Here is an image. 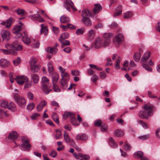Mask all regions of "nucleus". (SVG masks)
<instances>
[{"label":"nucleus","mask_w":160,"mask_h":160,"mask_svg":"<svg viewBox=\"0 0 160 160\" xmlns=\"http://www.w3.org/2000/svg\"><path fill=\"white\" fill-rule=\"evenodd\" d=\"M59 77V74L57 73H53L52 76V84H56Z\"/></svg>","instance_id":"nucleus-18"},{"label":"nucleus","mask_w":160,"mask_h":160,"mask_svg":"<svg viewBox=\"0 0 160 160\" xmlns=\"http://www.w3.org/2000/svg\"><path fill=\"white\" fill-rule=\"evenodd\" d=\"M28 81V78L26 76H17L16 81L17 83L20 85H22L24 82H27Z\"/></svg>","instance_id":"nucleus-7"},{"label":"nucleus","mask_w":160,"mask_h":160,"mask_svg":"<svg viewBox=\"0 0 160 160\" xmlns=\"http://www.w3.org/2000/svg\"><path fill=\"white\" fill-rule=\"evenodd\" d=\"M153 106L149 104H145L143 107L144 111L141 112V118H147L153 114Z\"/></svg>","instance_id":"nucleus-1"},{"label":"nucleus","mask_w":160,"mask_h":160,"mask_svg":"<svg viewBox=\"0 0 160 160\" xmlns=\"http://www.w3.org/2000/svg\"><path fill=\"white\" fill-rule=\"evenodd\" d=\"M78 155L80 157L83 158L86 160H88L90 158L89 156L88 155H83L81 153H79Z\"/></svg>","instance_id":"nucleus-56"},{"label":"nucleus","mask_w":160,"mask_h":160,"mask_svg":"<svg viewBox=\"0 0 160 160\" xmlns=\"http://www.w3.org/2000/svg\"><path fill=\"white\" fill-rule=\"evenodd\" d=\"M52 117L53 120L57 124L59 123V120L57 114L55 113H53L52 114Z\"/></svg>","instance_id":"nucleus-37"},{"label":"nucleus","mask_w":160,"mask_h":160,"mask_svg":"<svg viewBox=\"0 0 160 160\" xmlns=\"http://www.w3.org/2000/svg\"><path fill=\"white\" fill-rule=\"evenodd\" d=\"M52 88L55 92H59L61 91L60 89L57 86L56 84H52Z\"/></svg>","instance_id":"nucleus-52"},{"label":"nucleus","mask_w":160,"mask_h":160,"mask_svg":"<svg viewBox=\"0 0 160 160\" xmlns=\"http://www.w3.org/2000/svg\"><path fill=\"white\" fill-rule=\"evenodd\" d=\"M60 21L62 23H65L69 22L70 19L69 17L63 15L60 18Z\"/></svg>","instance_id":"nucleus-29"},{"label":"nucleus","mask_w":160,"mask_h":160,"mask_svg":"<svg viewBox=\"0 0 160 160\" xmlns=\"http://www.w3.org/2000/svg\"><path fill=\"white\" fill-rule=\"evenodd\" d=\"M94 124L95 126L100 127L102 126L104 123L102 122L101 120L97 119L94 122Z\"/></svg>","instance_id":"nucleus-34"},{"label":"nucleus","mask_w":160,"mask_h":160,"mask_svg":"<svg viewBox=\"0 0 160 160\" xmlns=\"http://www.w3.org/2000/svg\"><path fill=\"white\" fill-rule=\"evenodd\" d=\"M34 107V104L33 103H32L28 105L27 106V108L28 110H31Z\"/></svg>","instance_id":"nucleus-62"},{"label":"nucleus","mask_w":160,"mask_h":160,"mask_svg":"<svg viewBox=\"0 0 160 160\" xmlns=\"http://www.w3.org/2000/svg\"><path fill=\"white\" fill-rule=\"evenodd\" d=\"M48 70L50 73H52L54 70V68L51 63H48Z\"/></svg>","instance_id":"nucleus-51"},{"label":"nucleus","mask_w":160,"mask_h":160,"mask_svg":"<svg viewBox=\"0 0 160 160\" xmlns=\"http://www.w3.org/2000/svg\"><path fill=\"white\" fill-rule=\"evenodd\" d=\"M150 137V135L149 134L142 135L141 136V140H145L148 139Z\"/></svg>","instance_id":"nucleus-60"},{"label":"nucleus","mask_w":160,"mask_h":160,"mask_svg":"<svg viewBox=\"0 0 160 160\" xmlns=\"http://www.w3.org/2000/svg\"><path fill=\"white\" fill-rule=\"evenodd\" d=\"M42 81L43 83L42 85L43 92L46 94H48L51 90L50 89H48L47 86L44 84L47 83L49 82V79L46 76H43L42 78Z\"/></svg>","instance_id":"nucleus-4"},{"label":"nucleus","mask_w":160,"mask_h":160,"mask_svg":"<svg viewBox=\"0 0 160 160\" xmlns=\"http://www.w3.org/2000/svg\"><path fill=\"white\" fill-rule=\"evenodd\" d=\"M133 156L136 158H140V151H138L135 152L133 154Z\"/></svg>","instance_id":"nucleus-64"},{"label":"nucleus","mask_w":160,"mask_h":160,"mask_svg":"<svg viewBox=\"0 0 160 160\" xmlns=\"http://www.w3.org/2000/svg\"><path fill=\"white\" fill-rule=\"evenodd\" d=\"M82 21L84 24L86 26L89 27L92 25V22L88 18H82Z\"/></svg>","instance_id":"nucleus-23"},{"label":"nucleus","mask_w":160,"mask_h":160,"mask_svg":"<svg viewBox=\"0 0 160 160\" xmlns=\"http://www.w3.org/2000/svg\"><path fill=\"white\" fill-rule=\"evenodd\" d=\"M4 115L7 117L8 116V114L7 113L6 111L0 109V118H2Z\"/></svg>","instance_id":"nucleus-55"},{"label":"nucleus","mask_w":160,"mask_h":160,"mask_svg":"<svg viewBox=\"0 0 160 160\" xmlns=\"http://www.w3.org/2000/svg\"><path fill=\"white\" fill-rule=\"evenodd\" d=\"M62 80L66 79L69 80V76L67 72L61 74Z\"/></svg>","instance_id":"nucleus-40"},{"label":"nucleus","mask_w":160,"mask_h":160,"mask_svg":"<svg viewBox=\"0 0 160 160\" xmlns=\"http://www.w3.org/2000/svg\"><path fill=\"white\" fill-rule=\"evenodd\" d=\"M8 103L5 100H2L0 101V105L2 107L6 108L8 107Z\"/></svg>","instance_id":"nucleus-39"},{"label":"nucleus","mask_w":160,"mask_h":160,"mask_svg":"<svg viewBox=\"0 0 160 160\" xmlns=\"http://www.w3.org/2000/svg\"><path fill=\"white\" fill-rule=\"evenodd\" d=\"M47 104V103L44 101H41L37 106V110L38 111H41L42 110L44 107Z\"/></svg>","instance_id":"nucleus-20"},{"label":"nucleus","mask_w":160,"mask_h":160,"mask_svg":"<svg viewBox=\"0 0 160 160\" xmlns=\"http://www.w3.org/2000/svg\"><path fill=\"white\" fill-rule=\"evenodd\" d=\"M131 146L130 144L127 143L126 142L124 146V149L125 150L127 151H129L131 150Z\"/></svg>","instance_id":"nucleus-48"},{"label":"nucleus","mask_w":160,"mask_h":160,"mask_svg":"<svg viewBox=\"0 0 160 160\" xmlns=\"http://www.w3.org/2000/svg\"><path fill=\"white\" fill-rule=\"evenodd\" d=\"M22 40L24 43L27 44H28L31 42L30 38H28L27 36L25 34L23 37Z\"/></svg>","instance_id":"nucleus-35"},{"label":"nucleus","mask_w":160,"mask_h":160,"mask_svg":"<svg viewBox=\"0 0 160 160\" xmlns=\"http://www.w3.org/2000/svg\"><path fill=\"white\" fill-rule=\"evenodd\" d=\"M95 35V32L92 30H91L88 32V37L89 38L94 37Z\"/></svg>","instance_id":"nucleus-57"},{"label":"nucleus","mask_w":160,"mask_h":160,"mask_svg":"<svg viewBox=\"0 0 160 160\" xmlns=\"http://www.w3.org/2000/svg\"><path fill=\"white\" fill-rule=\"evenodd\" d=\"M70 121L72 124L74 126H77L79 125V124L77 123L76 118L74 117L70 119Z\"/></svg>","instance_id":"nucleus-53"},{"label":"nucleus","mask_w":160,"mask_h":160,"mask_svg":"<svg viewBox=\"0 0 160 160\" xmlns=\"http://www.w3.org/2000/svg\"><path fill=\"white\" fill-rule=\"evenodd\" d=\"M73 2L71 0H66L64 2V6L69 11H70L69 6L71 7L74 11H76L77 8L73 6Z\"/></svg>","instance_id":"nucleus-6"},{"label":"nucleus","mask_w":160,"mask_h":160,"mask_svg":"<svg viewBox=\"0 0 160 160\" xmlns=\"http://www.w3.org/2000/svg\"><path fill=\"white\" fill-rule=\"evenodd\" d=\"M1 35L3 40L8 41L11 38V33L9 31L2 30L1 32Z\"/></svg>","instance_id":"nucleus-5"},{"label":"nucleus","mask_w":160,"mask_h":160,"mask_svg":"<svg viewBox=\"0 0 160 160\" xmlns=\"http://www.w3.org/2000/svg\"><path fill=\"white\" fill-rule=\"evenodd\" d=\"M22 142L21 145V149L23 151L28 150L31 147V145L29 143V140L25 138H22Z\"/></svg>","instance_id":"nucleus-3"},{"label":"nucleus","mask_w":160,"mask_h":160,"mask_svg":"<svg viewBox=\"0 0 160 160\" xmlns=\"http://www.w3.org/2000/svg\"><path fill=\"white\" fill-rule=\"evenodd\" d=\"M5 47L7 49L12 50V51H21L22 49V46L18 44L17 42H14L12 44L8 43L6 44Z\"/></svg>","instance_id":"nucleus-2"},{"label":"nucleus","mask_w":160,"mask_h":160,"mask_svg":"<svg viewBox=\"0 0 160 160\" xmlns=\"http://www.w3.org/2000/svg\"><path fill=\"white\" fill-rule=\"evenodd\" d=\"M63 136L64 139L67 143H69L71 142H73V140L70 139L69 135L65 131L64 132Z\"/></svg>","instance_id":"nucleus-25"},{"label":"nucleus","mask_w":160,"mask_h":160,"mask_svg":"<svg viewBox=\"0 0 160 160\" xmlns=\"http://www.w3.org/2000/svg\"><path fill=\"white\" fill-rule=\"evenodd\" d=\"M68 80L66 79H63L62 80L61 79L60 83L62 85V88L64 89H65L67 88L68 87V84H67V81Z\"/></svg>","instance_id":"nucleus-33"},{"label":"nucleus","mask_w":160,"mask_h":160,"mask_svg":"<svg viewBox=\"0 0 160 160\" xmlns=\"http://www.w3.org/2000/svg\"><path fill=\"white\" fill-rule=\"evenodd\" d=\"M39 17V15L38 14H35L29 16L30 18L33 20H38V17Z\"/></svg>","instance_id":"nucleus-49"},{"label":"nucleus","mask_w":160,"mask_h":160,"mask_svg":"<svg viewBox=\"0 0 160 160\" xmlns=\"http://www.w3.org/2000/svg\"><path fill=\"white\" fill-rule=\"evenodd\" d=\"M38 60L35 58H32L31 59L29 62L30 66L37 65L36 63L38 62Z\"/></svg>","instance_id":"nucleus-36"},{"label":"nucleus","mask_w":160,"mask_h":160,"mask_svg":"<svg viewBox=\"0 0 160 160\" xmlns=\"http://www.w3.org/2000/svg\"><path fill=\"white\" fill-rule=\"evenodd\" d=\"M18 137V135L17 132L16 131H12L10 133L8 138L11 139H17Z\"/></svg>","instance_id":"nucleus-15"},{"label":"nucleus","mask_w":160,"mask_h":160,"mask_svg":"<svg viewBox=\"0 0 160 160\" xmlns=\"http://www.w3.org/2000/svg\"><path fill=\"white\" fill-rule=\"evenodd\" d=\"M9 75L10 81L12 83L13 82L14 80H15L16 81L17 76H16L14 73H10Z\"/></svg>","instance_id":"nucleus-32"},{"label":"nucleus","mask_w":160,"mask_h":160,"mask_svg":"<svg viewBox=\"0 0 160 160\" xmlns=\"http://www.w3.org/2000/svg\"><path fill=\"white\" fill-rule=\"evenodd\" d=\"M91 13L88 10H84L82 12V18H88V17L91 16Z\"/></svg>","instance_id":"nucleus-22"},{"label":"nucleus","mask_w":160,"mask_h":160,"mask_svg":"<svg viewBox=\"0 0 160 160\" xmlns=\"http://www.w3.org/2000/svg\"><path fill=\"white\" fill-rule=\"evenodd\" d=\"M39 65H36L30 66V70L32 72H38L40 69Z\"/></svg>","instance_id":"nucleus-28"},{"label":"nucleus","mask_w":160,"mask_h":160,"mask_svg":"<svg viewBox=\"0 0 160 160\" xmlns=\"http://www.w3.org/2000/svg\"><path fill=\"white\" fill-rule=\"evenodd\" d=\"M88 137L84 134H79L77 135L76 138L77 140L85 141L87 139Z\"/></svg>","instance_id":"nucleus-13"},{"label":"nucleus","mask_w":160,"mask_h":160,"mask_svg":"<svg viewBox=\"0 0 160 160\" xmlns=\"http://www.w3.org/2000/svg\"><path fill=\"white\" fill-rule=\"evenodd\" d=\"M75 115V114L74 113L71 112H65L63 115V118L64 119H66L68 118H71L72 117H74Z\"/></svg>","instance_id":"nucleus-17"},{"label":"nucleus","mask_w":160,"mask_h":160,"mask_svg":"<svg viewBox=\"0 0 160 160\" xmlns=\"http://www.w3.org/2000/svg\"><path fill=\"white\" fill-rule=\"evenodd\" d=\"M132 15V13L130 11L127 12L123 14V17L127 18L130 17Z\"/></svg>","instance_id":"nucleus-44"},{"label":"nucleus","mask_w":160,"mask_h":160,"mask_svg":"<svg viewBox=\"0 0 160 160\" xmlns=\"http://www.w3.org/2000/svg\"><path fill=\"white\" fill-rule=\"evenodd\" d=\"M113 35L112 33H106L103 34V37L106 39H109V38L112 37Z\"/></svg>","instance_id":"nucleus-46"},{"label":"nucleus","mask_w":160,"mask_h":160,"mask_svg":"<svg viewBox=\"0 0 160 160\" xmlns=\"http://www.w3.org/2000/svg\"><path fill=\"white\" fill-rule=\"evenodd\" d=\"M9 62L5 59H1L0 60V65L2 67H7L9 65Z\"/></svg>","instance_id":"nucleus-19"},{"label":"nucleus","mask_w":160,"mask_h":160,"mask_svg":"<svg viewBox=\"0 0 160 160\" xmlns=\"http://www.w3.org/2000/svg\"><path fill=\"white\" fill-rule=\"evenodd\" d=\"M84 31V28L78 29L76 31V34L77 35H79L83 34Z\"/></svg>","instance_id":"nucleus-47"},{"label":"nucleus","mask_w":160,"mask_h":160,"mask_svg":"<svg viewBox=\"0 0 160 160\" xmlns=\"http://www.w3.org/2000/svg\"><path fill=\"white\" fill-rule=\"evenodd\" d=\"M90 67L92 69H95L98 71H101L102 70V68H98L96 65L93 64H89Z\"/></svg>","instance_id":"nucleus-61"},{"label":"nucleus","mask_w":160,"mask_h":160,"mask_svg":"<svg viewBox=\"0 0 160 160\" xmlns=\"http://www.w3.org/2000/svg\"><path fill=\"white\" fill-rule=\"evenodd\" d=\"M102 46V39L99 38L96 39L94 45V47L95 48L98 49Z\"/></svg>","instance_id":"nucleus-10"},{"label":"nucleus","mask_w":160,"mask_h":160,"mask_svg":"<svg viewBox=\"0 0 160 160\" xmlns=\"http://www.w3.org/2000/svg\"><path fill=\"white\" fill-rule=\"evenodd\" d=\"M69 36V34L68 32H64L62 33L59 39V41H60L61 40H63L64 39H67Z\"/></svg>","instance_id":"nucleus-31"},{"label":"nucleus","mask_w":160,"mask_h":160,"mask_svg":"<svg viewBox=\"0 0 160 160\" xmlns=\"http://www.w3.org/2000/svg\"><path fill=\"white\" fill-rule=\"evenodd\" d=\"M18 14L21 15H24V13L25 12V11L23 9H21L19 8H18L15 11Z\"/></svg>","instance_id":"nucleus-45"},{"label":"nucleus","mask_w":160,"mask_h":160,"mask_svg":"<svg viewBox=\"0 0 160 160\" xmlns=\"http://www.w3.org/2000/svg\"><path fill=\"white\" fill-rule=\"evenodd\" d=\"M15 101L21 108H23L26 106V99L23 97H20L19 98L17 99V100Z\"/></svg>","instance_id":"nucleus-9"},{"label":"nucleus","mask_w":160,"mask_h":160,"mask_svg":"<svg viewBox=\"0 0 160 160\" xmlns=\"http://www.w3.org/2000/svg\"><path fill=\"white\" fill-rule=\"evenodd\" d=\"M102 7L99 4H95L93 9L94 13L96 14L98 13L102 9Z\"/></svg>","instance_id":"nucleus-24"},{"label":"nucleus","mask_w":160,"mask_h":160,"mask_svg":"<svg viewBox=\"0 0 160 160\" xmlns=\"http://www.w3.org/2000/svg\"><path fill=\"white\" fill-rule=\"evenodd\" d=\"M34 95L31 92H29L27 93V97L28 99L31 101H32L34 99Z\"/></svg>","instance_id":"nucleus-54"},{"label":"nucleus","mask_w":160,"mask_h":160,"mask_svg":"<svg viewBox=\"0 0 160 160\" xmlns=\"http://www.w3.org/2000/svg\"><path fill=\"white\" fill-rule=\"evenodd\" d=\"M32 79L34 83H37L39 80V77L37 74L34 73L32 75Z\"/></svg>","instance_id":"nucleus-30"},{"label":"nucleus","mask_w":160,"mask_h":160,"mask_svg":"<svg viewBox=\"0 0 160 160\" xmlns=\"http://www.w3.org/2000/svg\"><path fill=\"white\" fill-rule=\"evenodd\" d=\"M46 51L48 53L54 54L57 53L58 50L57 48H54V47H48L46 48Z\"/></svg>","instance_id":"nucleus-12"},{"label":"nucleus","mask_w":160,"mask_h":160,"mask_svg":"<svg viewBox=\"0 0 160 160\" xmlns=\"http://www.w3.org/2000/svg\"><path fill=\"white\" fill-rule=\"evenodd\" d=\"M41 33H44V35L46 36L48 33V29L46 26H44L43 24H41Z\"/></svg>","instance_id":"nucleus-21"},{"label":"nucleus","mask_w":160,"mask_h":160,"mask_svg":"<svg viewBox=\"0 0 160 160\" xmlns=\"http://www.w3.org/2000/svg\"><path fill=\"white\" fill-rule=\"evenodd\" d=\"M21 30V27L20 25H18L15 27L12 30V32L14 33H17L19 32Z\"/></svg>","instance_id":"nucleus-38"},{"label":"nucleus","mask_w":160,"mask_h":160,"mask_svg":"<svg viewBox=\"0 0 160 160\" xmlns=\"http://www.w3.org/2000/svg\"><path fill=\"white\" fill-rule=\"evenodd\" d=\"M124 36L121 34H118L113 38V42L114 43L120 44L124 40Z\"/></svg>","instance_id":"nucleus-8"},{"label":"nucleus","mask_w":160,"mask_h":160,"mask_svg":"<svg viewBox=\"0 0 160 160\" xmlns=\"http://www.w3.org/2000/svg\"><path fill=\"white\" fill-rule=\"evenodd\" d=\"M8 108L12 112H14L16 110V108L15 104L12 102H10L8 106Z\"/></svg>","instance_id":"nucleus-27"},{"label":"nucleus","mask_w":160,"mask_h":160,"mask_svg":"<svg viewBox=\"0 0 160 160\" xmlns=\"http://www.w3.org/2000/svg\"><path fill=\"white\" fill-rule=\"evenodd\" d=\"M110 42L109 39L105 40L103 42L102 41V46L103 47H106L108 46Z\"/></svg>","instance_id":"nucleus-58"},{"label":"nucleus","mask_w":160,"mask_h":160,"mask_svg":"<svg viewBox=\"0 0 160 160\" xmlns=\"http://www.w3.org/2000/svg\"><path fill=\"white\" fill-rule=\"evenodd\" d=\"M150 57V54L149 52L148 51L145 52L141 59L142 62H144L147 61Z\"/></svg>","instance_id":"nucleus-16"},{"label":"nucleus","mask_w":160,"mask_h":160,"mask_svg":"<svg viewBox=\"0 0 160 160\" xmlns=\"http://www.w3.org/2000/svg\"><path fill=\"white\" fill-rule=\"evenodd\" d=\"M12 18H10L9 19L7 20L6 23L7 24L6 25V28H9L12 24Z\"/></svg>","instance_id":"nucleus-42"},{"label":"nucleus","mask_w":160,"mask_h":160,"mask_svg":"<svg viewBox=\"0 0 160 160\" xmlns=\"http://www.w3.org/2000/svg\"><path fill=\"white\" fill-rule=\"evenodd\" d=\"M142 66L146 70L149 72L152 71V68H150L147 64L144 63L142 64Z\"/></svg>","instance_id":"nucleus-50"},{"label":"nucleus","mask_w":160,"mask_h":160,"mask_svg":"<svg viewBox=\"0 0 160 160\" xmlns=\"http://www.w3.org/2000/svg\"><path fill=\"white\" fill-rule=\"evenodd\" d=\"M59 41L61 42V43H62L63 45H64L69 46L70 44V42L68 40H61V41Z\"/></svg>","instance_id":"nucleus-59"},{"label":"nucleus","mask_w":160,"mask_h":160,"mask_svg":"<svg viewBox=\"0 0 160 160\" xmlns=\"http://www.w3.org/2000/svg\"><path fill=\"white\" fill-rule=\"evenodd\" d=\"M140 58V52L135 53L133 56L134 60L136 62L139 61Z\"/></svg>","instance_id":"nucleus-43"},{"label":"nucleus","mask_w":160,"mask_h":160,"mask_svg":"<svg viewBox=\"0 0 160 160\" xmlns=\"http://www.w3.org/2000/svg\"><path fill=\"white\" fill-rule=\"evenodd\" d=\"M114 134L117 137H121L124 135V133L122 131L119 129H117L115 131Z\"/></svg>","instance_id":"nucleus-26"},{"label":"nucleus","mask_w":160,"mask_h":160,"mask_svg":"<svg viewBox=\"0 0 160 160\" xmlns=\"http://www.w3.org/2000/svg\"><path fill=\"white\" fill-rule=\"evenodd\" d=\"M122 6L121 5H119L116 9L115 12L113 14V17H115L116 16L120 15L122 13Z\"/></svg>","instance_id":"nucleus-11"},{"label":"nucleus","mask_w":160,"mask_h":160,"mask_svg":"<svg viewBox=\"0 0 160 160\" xmlns=\"http://www.w3.org/2000/svg\"><path fill=\"white\" fill-rule=\"evenodd\" d=\"M1 50L4 54L7 55L12 54L13 55H16L17 54V52L15 51H12V50H9L8 49L6 50L3 49H2Z\"/></svg>","instance_id":"nucleus-14"},{"label":"nucleus","mask_w":160,"mask_h":160,"mask_svg":"<svg viewBox=\"0 0 160 160\" xmlns=\"http://www.w3.org/2000/svg\"><path fill=\"white\" fill-rule=\"evenodd\" d=\"M109 142L110 145L113 147H116L117 144L114 139L112 138H110L109 139Z\"/></svg>","instance_id":"nucleus-41"},{"label":"nucleus","mask_w":160,"mask_h":160,"mask_svg":"<svg viewBox=\"0 0 160 160\" xmlns=\"http://www.w3.org/2000/svg\"><path fill=\"white\" fill-rule=\"evenodd\" d=\"M40 116V115L38 113H34L31 116L32 119L34 120L36 119L38 117Z\"/></svg>","instance_id":"nucleus-63"}]
</instances>
